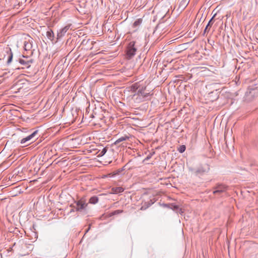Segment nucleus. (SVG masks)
I'll return each mask as SVG.
<instances>
[{
  "label": "nucleus",
  "instance_id": "obj_21",
  "mask_svg": "<svg viewBox=\"0 0 258 258\" xmlns=\"http://www.w3.org/2000/svg\"><path fill=\"white\" fill-rule=\"evenodd\" d=\"M115 213H118V211H117L115 212Z\"/></svg>",
  "mask_w": 258,
  "mask_h": 258
},
{
  "label": "nucleus",
  "instance_id": "obj_22",
  "mask_svg": "<svg viewBox=\"0 0 258 258\" xmlns=\"http://www.w3.org/2000/svg\"><path fill=\"white\" fill-rule=\"evenodd\" d=\"M73 211H74V210H72L71 211V212H73Z\"/></svg>",
  "mask_w": 258,
  "mask_h": 258
},
{
  "label": "nucleus",
  "instance_id": "obj_1",
  "mask_svg": "<svg viewBox=\"0 0 258 258\" xmlns=\"http://www.w3.org/2000/svg\"><path fill=\"white\" fill-rule=\"evenodd\" d=\"M88 204L86 203V200L82 198L76 202V211H81L85 209L87 206Z\"/></svg>",
  "mask_w": 258,
  "mask_h": 258
},
{
  "label": "nucleus",
  "instance_id": "obj_16",
  "mask_svg": "<svg viewBox=\"0 0 258 258\" xmlns=\"http://www.w3.org/2000/svg\"><path fill=\"white\" fill-rule=\"evenodd\" d=\"M213 19V17H212V18L210 20V21L209 22V23L208 24L207 26H206L205 29V31H207V29H208V27L210 26V24H211V22H212V20Z\"/></svg>",
  "mask_w": 258,
  "mask_h": 258
},
{
  "label": "nucleus",
  "instance_id": "obj_11",
  "mask_svg": "<svg viewBox=\"0 0 258 258\" xmlns=\"http://www.w3.org/2000/svg\"><path fill=\"white\" fill-rule=\"evenodd\" d=\"M24 48L25 50H27L30 49L31 48V44L29 43L28 42H24Z\"/></svg>",
  "mask_w": 258,
  "mask_h": 258
},
{
  "label": "nucleus",
  "instance_id": "obj_12",
  "mask_svg": "<svg viewBox=\"0 0 258 258\" xmlns=\"http://www.w3.org/2000/svg\"><path fill=\"white\" fill-rule=\"evenodd\" d=\"M106 151H107V149H106V148H103V149L102 150V151H101L99 152V154H98V156H103V155L105 154V153L106 152Z\"/></svg>",
  "mask_w": 258,
  "mask_h": 258
},
{
  "label": "nucleus",
  "instance_id": "obj_17",
  "mask_svg": "<svg viewBox=\"0 0 258 258\" xmlns=\"http://www.w3.org/2000/svg\"><path fill=\"white\" fill-rule=\"evenodd\" d=\"M123 140H124V139L123 138H121L119 139L117 141V142H121V141H122Z\"/></svg>",
  "mask_w": 258,
  "mask_h": 258
},
{
  "label": "nucleus",
  "instance_id": "obj_7",
  "mask_svg": "<svg viewBox=\"0 0 258 258\" xmlns=\"http://www.w3.org/2000/svg\"><path fill=\"white\" fill-rule=\"evenodd\" d=\"M69 27H70L69 26H67L64 27V28H63L62 29H61V30L60 31V32L58 34V36H59L60 37L63 36L69 30Z\"/></svg>",
  "mask_w": 258,
  "mask_h": 258
},
{
  "label": "nucleus",
  "instance_id": "obj_8",
  "mask_svg": "<svg viewBox=\"0 0 258 258\" xmlns=\"http://www.w3.org/2000/svg\"><path fill=\"white\" fill-rule=\"evenodd\" d=\"M180 1V4H179V7L181 9H184L188 4V1L187 0H179Z\"/></svg>",
  "mask_w": 258,
  "mask_h": 258
},
{
  "label": "nucleus",
  "instance_id": "obj_20",
  "mask_svg": "<svg viewBox=\"0 0 258 258\" xmlns=\"http://www.w3.org/2000/svg\"><path fill=\"white\" fill-rule=\"evenodd\" d=\"M138 92H139V91H138ZM137 95H138V96H140V94H139V93H138V94H137Z\"/></svg>",
  "mask_w": 258,
  "mask_h": 258
},
{
  "label": "nucleus",
  "instance_id": "obj_2",
  "mask_svg": "<svg viewBox=\"0 0 258 258\" xmlns=\"http://www.w3.org/2000/svg\"><path fill=\"white\" fill-rule=\"evenodd\" d=\"M135 44L134 41H132L128 44L127 55L129 58L132 57L135 54L136 48L135 47Z\"/></svg>",
  "mask_w": 258,
  "mask_h": 258
},
{
  "label": "nucleus",
  "instance_id": "obj_6",
  "mask_svg": "<svg viewBox=\"0 0 258 258\" xmlns=\"http://www.w3.org/2000/svg\"><path fill=\"white\" fill-rule=\"evenodd\" d=\"M123 190H124V188H122V187H113L111 189V191H112V193H113V194H118V193L122 192L123 191Z\"/></svg>",
  "mask_w": 258,
  "mask_h": 258
},
{
  "label": "nucleus",
  "instance_id": "obj_14",
  "mask_svg": "<svg viewBox=\"0 0 258 258\" xmlns=\"http://www.w3.org/2000/svg\"><path fill=\"white\" fill-rule=\"evenodd\" d=\"M185 150V146L184 145L181 146L179 149V151L180 153L183 152Z\"/></svg>",
  "mask_w": 258,
  "mask_h": 258
},
{
  "label": "nucleus",
  "instance_id": "obj_9",
  "mask_svg": "<svg viewBox=\"0 0 258 258\" xmlns=\"http://www.w3.org/2000/svg\"><path fill=\"white\" fill-rule=\"evenodd\" d=\"M98 202V198L96 196H93L89 199V203L92 204H95Z\"/></svg>",
  "mask_w": 258,
  "mask_h": 258
},
{
  "label": "nucleus",
  "instance_id": "obj_18",
  "mask_svg": "<svg viewBox=\"0 0 258 258\" xmlns=\"http://www.w3.org/2000/svg\"><path fill=\"white\" fill-rule=\"evenodd\" d=\"M138 24V22L137 21H136L134 23L135 25H137Z\"/></svg>",
  "mask_w": 258,
  "mask_h": 258
},
{
  "label": "nucleus",
  "instance_id": "obj_19",
  "mask_svg": "<svg viewBox=\"0 0 258 258\" xmlns=\"http://www.w3.org/2000/svg\"><path fill=\"white\" fill-rule=\"evenodd\" d=\"M136 95V94H133L131 95V96H135Z\"/></svg>",
  "mask_w": 258,
  "mask_h": 258
},
{
  "label": "nucleus",
  "instance_id": "obj_15",
  "mask_svg": "<svg viewBox=\"0 0 258 258\" xmlns=\"http://www.w3.org/2000/svg\"><path fill=\"white\" fill-rule=\"evenodd\" d=\"M137 89H138L137 87H136V85H134L131 88V91L133 93H134Z\"/></svg>",
  "mask_w": 258,
  "mask_h": 258
},
{
  "label": "nucleus",
  "instance_id": "obj_4",
  "mask_svg": "<svg viewBox=\"0 0 258 258\" xmlns=\"http://www.w3.org/2000/svg\"><path fill=\"white\" fill-rule=\"evenodd\" d=\"M37 133H38L37 131H34L33 133H32L29 136L21 140L20 143L21 144L23 145V144H25L26 142H30L31 141H32L33 139L35 137V136H36Z\"/></svg>",
  "mask_w": 258,
  "mask_h": 258
},
{
  "label": "nucleus",
  "instance_id": "obj_13",
  "mask_svg": "<svg viewBox=\"0 0 258 258\" xmlns=\"http://www.w3.org/2000/svg\"><path fill=\"white\" fill-rule=\"evenodd\" d=\"M51 34H53V32L50 30V31H47V36L50 39H51V37L52 36H51Z\"/></svg>",
  "mask_w": 258,
  "mask_h": 258
},
{
  "label": "nucleus",
  "instance_id": "obj_3",
  "mask_svg": "<svg viewBox=\"0 0 258 258\" xmlns=\"http://www.w3.org/2000/svg\"><path fill=\"white\" fill-rule=\"evenodd\" d=\"M227 189V187L225 185L223 184H219L217 185L215 188L214 190L213 191V194L214 195L216 194H220L222 192H223Z\"/></svg>",
  "mask_w": 258,
  "mask_h": 258
},
{
  "label": "nucleus",
  "instance_id": "obj_5",
  "mask_svg": "<svg viewBox=\"0 0 258 258\" xmlns=\"http://www.w3.org/2000/svg\"><path fill=\"white\" fill-rule=\"evenodd\" d=\"M13 58V53L10 49L7 51V62L9 64L10 63Z\"/></svg>",
  "mask_w": 258,
  "mask_h": 258
},
{
  "label": "nucleus",
  "instance_id": "obj_10",
  "mask_svg": "<svg viewBox=\"0 0 258 258\" xmlns=\"http://www.w3.org/2000/svg\"><path fill=\"white\" fill-rule=\"evenodd\" d=\"M20 62L22 64L24 65L25 66H26L27 68H29L30 66V62H29L28 61H27L24 59H20Z\"/></svg>",
  "mask_w": 258,
  "mask_h": 258
}]
</instances>
